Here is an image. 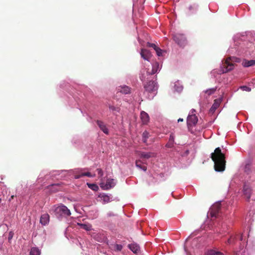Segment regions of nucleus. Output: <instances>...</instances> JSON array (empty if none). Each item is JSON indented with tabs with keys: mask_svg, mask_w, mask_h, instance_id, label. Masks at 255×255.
I'll return each mask as SVG.
<instances>
[{
	"mask_svg": "<svg viewBox=\"0 0 255 255\" xmlns=\"http://www.w3.org/2000/svg\"><path fill=\"white\" fill-rule=\"evenodd\" d=\"M87 184L89 188L94 191H97L99 189L98 185L96 184L87 183Z\"/></svg>",
	"mask_w": 255,
	"mask_h": 255,
	"instance_id": "nucleus-30",
	"label": "nucleus"
},
{
	"mask_svg": "<svg viewBox=\"0 0 255 255\" xmlns=\"http://www.w3.org/2000/svg\"><path fill=\"white\" fill-rule=\"evenodd\" d=\"M216 91V89L215 88H212L208 90H207L205 91V93L207 94L208 96H210L212 94H213Z\"/></svg>",
	"mask_w": 255,
	"mask_h": 255,
	"instance_id": "nucleus-33",
	"label": "nucleus"
},
{
	"mask_svg": "<svg viewBox=\"0 0 255 255\" xmlns=\"http://www.w3.org/2000/svg\"><path fill=\"white\" fill-rule=\"evenodd\" d=\"M238 235H232L230 236V237L228 239V240L226 242V244L227 245H234L236 243L238 240Z\"/></svg>",
	"mask_w": 255,
	"mask_h": 255,
	"instance_id": "nucleus-20",
	"label": "nucleus"
},
{
	"mask_svg": "<svg viewBox=\"0 0 255 255\" xmlns=\"http://www.w3.org/2000/svg\"><path fill=\"white\" fill-rule=\"evenodd\" d=\"M77 225L80 227V228L83 229L87 231H89L92 230V226L90 224H82L78 223Z\"/></svg>",
	"mask_w": 255,
	"mask_h": 255,
	"instance_id": "nucleus-22",
	"label": "nucleus"
},
{
	"mask_svg": "<svg viewBox=\"0 0 255 255\" xmlns=\"http://www.w3.org/2000/svg\"><path fill=\"white\" fill-rule=\"evenodd\" d=\"M155 51H156V53L157 54V55L158 56H160L162 55V50L159 48L158 47H157L155 49Z\"/></svg>",
	"mask_w": 255,
	"mask_h": 255,
	"instance_id": "nucleus-35",
	"label": "nucleus"
},
{
	"mask_svg": "<svg viewBox=\"0 0 255 255\" xmlns=\"http://www.w3.org/2000/svg\"><path fill=\"white\" fill-rule=\"evenodd\" d=\"M49 220V215L47 213L43 214L40 218V223L43 226H46L48 224Z\"/></svg>",
	"mask_w": 255,
	"mask_h": 255,
	"instance_id": "nucleus-14",
	"label": "nucleus"
},
{
	"mask_svg": "<svg viewBox=\"0 0 255 255\" xmlns=\"http://www.w3.org/2000/svg\"><path fill=\"white\" fill-rule=\"evenodd\" d=\"M169 141L174 142V135L173 133H171L169 136Z\"/></svg>",
	"mask_w": 255,
	"mask_h": 255,
	"instance_id": "nucleus-40",
	"label": "nucleus"
},
{
	"mask_svg": "<svg viewBox=\"0 0 255 255\" xmlns=\"http://www.w3.org/2000/svg\"><path fill=\"white\" fill-rule=\"evenodd\" d=\"M116 184V182L114 179H108L106 182H101L100 184L101 187L104 190H109L113 188Z\"/></svg>",
	"mask_w": 255,
	"mask_h": 255,
	"instance_id": "nucleus-10",
	"label": "nucleus"
},
{
	"mask_svg": "<svg viewBox=\"0 0 255 255\" xmlns=\"http://www.w3.org/2000/svg\"><path fill=\"white\" fill-rule=\"evenodd\" d=\"M159 69V64L158 62H155L152 64V70L151 71L148 70L147 74L148 75H153L156 73Z\"/></svg>",
	"mask_w": 255,
	"mask_h": 255,
	"instance_id": "nucleus-18",
	"label": "nucleus"
},
{
	"mask_svg": "<svg viewBox=\"0 0 255 255\" xmlns=\"http://www.w3.org/2000/svg\"><path fill=\"white\" fill-rule=\"evenodd\" d=\"M110 109L112 111H119L120 110V109H119V108L115 107L113 106H110Z\"/></svg>",
	"mask_w": 255,
	"mask_h": 255,
	"instance_id": "nucleus-41",
	"label": "nucleus"
},
{
	"mask_svg": "<svg viewBox=\"0 0 255 255\" xmlns=\"http://www.w3.org/2000/svg\"><path fill=\"white\" fill-rule=\"evenodd\" d=\"M192 112H196L195 110L194 109H192Z\"/></svg>",
	"mask_w": 255,
	"mask_h": 255,
	"instance_id": "nucleus-47",
	"label": "nucleus"
},
{
	"mask_svg": "<svg viewBox=\"0 0 255 255\" xmlns=\"http://www.w3.org/2000/svg\"><path fill=\"white\" fill-rule=\"evenodd\" d=\"M250 214H254L255 213V209H253V210H251L250 211Z\"/></svg>",
	"mask_w": 255,
	"mask_h": 255,
	"instance_id": "nucleus-45",
	"label": "nucleus"
},
{
	"mask_svg": "<svg viewBox=\"0 0 255 255\" xmlns=\"http://www.w3.org/2000/svg\"><path fill=\"white\" fill-rule=\"evenodd\" d=\"M239 239H240V240L241 241H243V240H245V239H244L243 234H241L240 236Z\"/></svg>",
	"mask_w": 255,
	"mask_h": 255,
	"instance_id": "nucleus-44",
	"label": "nucleus"
},
{
	"mask_svg": "<svg viewBox=\"0 0 255 255\" xmlns=\"http://www.w3.org/2000/svg\"><path fill=\"white\" fill-rule=\"evenodd\" d=\"M135 165L137 168L143 170V171L146 170V167L145 166L142 165L139 160H136L135 161Z\"/></svg>",
	"mask_w": 255,
	"mask_h": 255,
	"instance_id": "nucleus-29",
	"label": "nucleus"
},
{
	"mask_svg": "<svg viewBox=\"0 0 255 255\" xmlns=\"http://www.w3.org/2000/svg\"><path fill=\"white\" fill-rule=\"evenodd\" d=\"M173 40L179 46L184 47L187 43V39L185 35L181 33H175L172 35Z\"/></svg>",
	"mask_w": 255,
	"mask_h": 255,
	"instance_id": "nucleus-6",
	"label": "nucleus"
},
{
	"mask_svg": "<svg viewBox=\"0 0 255 255\" xmlns=\"http://www.w3.org/2000/svg\"><path fill=\"white\" fill-rule=\"evenodd\" d=\"M98 175L99 177L101 178L103 176V170L100 168H98L97 169Z\"/></svg>",
	"mask_w": 255,
	"mask_h": 255,
	"instance_id": "nucleus-36",
	"label": "nucleus"
},
{
	"mask_svg": "<svg viewBox=\"0 0 255 255\" xmlns=\"http://www.w3.org/2000/svg\"><path fill=\"white\" fill-rule=\"evenodd\" d=\"M188 9L189 11H191L194 10H196L197 9V8H196V7H195L194 6L190 5L189 6Z\"/></svg>",
	"mask_w": 255,
	"mask_h": 255,
	"instance_id": "nucleus-42",
	"label": "nucleus"
},
{
	"mask_svg": "<svg viewBox=\"0 0 255 255\" xmlns=\"http://www.w3.org/2000/svg\"><path fill=\"white\" fill-rule=\"evenodd\" d=\"M238 62L237 59L235 57H228L222 64L223 73H227L232 70L234 67V62Z\"/></svg>",
	"mask_w": 255,
	"mask_h": 255,
	"instance_id": "nucleus-5",
	"label": "nucleus"
},
{
	"mask_svg": "<svg viewBox=\"0 0 255 255\" xmlns=\"http://www.w3.org/2000/svg\"><path fill=\"white\" fill-rule=\"evenodd\" d=\"M14 235V233L12 231H10L8 233V242H10L11 239H12Z\"/></svg>",
	"mask_w": 255,
	"mask_h": 255,
	"instance_id": "nucleus-37",
	"label": "nucleus"
},
{
	"mask_svg": "<svg viewBox=\"0 0 255 255\" xmlns=\"http://www.w3.org/2000/svg\"><path fill=\"white\" fill-rule=\"evenodd\" d=\"M147 46H148L149 47H152L154 50L157 47V46L155 44L151 43H149V42H147Z\"/></svg>",
	"mask_w": 255,
	"mask_h": 255,
	"instance_id": "nucleus-39",
	"label": "nucleus"
},
{
	"mask_svg": "<svg viewBox=\"0 0 255 255\" xmlns=\"http://www.w3.org/2000/svg\"><path fill=\"white\" fill-rule=\"evenodd\" d=\"M240 88L243 90V91H247V92H250L251 91V88L247 86H241L240 87Z\"/></svg>",
	"mask_w": 255,
	"mask_h": 255,
	"instance_id": "nucleus-34",
	"label": "nucleus"
},
{
	"mask_svg": "<svg viewBox=\"0 0 255 255\" xmlns=\"http://www.w3.org/2000/svg\"><path fill=\"white\" fill-rule=\"evenodd\" d=\"M211 157L214 162L215 170L218 172L223 171L225 168V156L220 148H216L214 152L211 153Z\"/></svg>",
	"mask_w": 255,
	"mask_h": 255,
	"instance_id": "nucleus-2",
	"label": "nucleus"
},
{
	"mask_svg": "<svg viewBox=\"0 0 255 255\" xmlns=\"http://www.w3.org/2000/svg\"><path fill=\"white\" fill-rule=\"evenodd\" d=\"M117 90L118 92H120L123 94H129L131 91V88L126 85L120 86L117 87Z\"/></svg>",
	"mask_w": 255,
	"mask_h": 255,
	"instance_id": "nucleus-13",
	"label": "nucleus"
},
{
	"mask_svg": "<svg viewBox=\"0 0 255 255\" xmlns=\"http://www.w3.org/2000/svg\"><path fill=\"white\" fill-rule=\"evenodd\" d=\"M242 65L245 67L255 66V60H244L242 63Z\"/></svg>",
	"mask_w": 255,
	"mask_h": 255,
	"instance_id": "nucleus-23",
	"label": "nucleus"
},
{
	"mask_svg": "<svg viewBox=\"0 0 255 255\" xmlns=\"http://www.w3.org/2000/svg\"><path fill=\"white\" fill-rule=\"evenodd\" d=\"M174 144V142L168 140V142L166 144V146L168 148H172L173 147Z\"/></svg>",
	"mask_w": 255,
	"mask_h": 255,
	"instance_id": "nucleus-38",
	"label": "nucleus"
},
{
	"mask_svg": "<svg viewBox=\"0 0 255 255\" xmlns=\"http://www.w3.org/2000/svg\"><path fill=\"white\" fill-rule=\"evenodd\" d=\"M221 203H217L213 205L210 209L209 214L212 218H217L220 216Z\"/></svg>",
	"mask_w": 255,
	"mask_h": 255,
	"instance_id": "nucleus-8",
	"label": "nucleus"
},
{
	"mask_svg": "<svg viewBox=\"0 0 255 255\" xmlns=\"http://www.w3.org/2000/svg\"><path fill=\"white\" fill-rule=\"evenodd\" d=\"M99 198L104 204L108 203L113 200L111 195H108L105 193L100 194L99 195Z\"/></svg>",
	"mask_w": 255,
	"mask_h": 255,
	"instance_id": "nucleus-12",
	"label": "nucleus"
},
{
	"mask_svg": "<svg viewBox=\"0 0 255 255\" xmlns=\"http://www.w3.org/2000/svg\"><path fill=\"white\" fill-rule=\"evenodd\" d=\"M123 246L120 244H115L114 246V249L115 251L120 252L123 249Z\"/></svg>",
	"mask_w": 255,
	"mask_h": 255,
	"instance_id": "nucleus-32",
	"label": "nucleus"
},
{
	"mask_svg": "<svg viewBox=\"0 0 255 255\" xmlns=\"http://www.w3.org/2000/svg\"><path fill=\"white\" fill-rule=\"evenodd\" d=\"M128 248L134 254H137L139 252V246L136 243L129 244Z\"/></svg>",
	"mask_w": 255,
	"mask_h": 255,
	"instance_id": "nucleus-19",
	"label": "nucleus"
},
{
	"mask_svg": "<svg viewBox=\"0 0 255 255\" xmlns=\"http://www.w3.org/2000/svg\"><path fill=\"white\" fill-rule=\"evenodd\" d=\"M139 155L141 158L145 159H148L155 156V154L153 152H141Z\"/></svg>",
	"mask_w": 255,
	"mask_h": 255,
	"instance_id": "nucleus-24",
	"label": "nucleus"
},
{
	"mask_svg": "<svg viewBox=\"0 0 255 255\" xmlns=\"http://www.w3.org/2000/svg\"><path fill=\"white\" fill-rule=\"evenodd\" d=\"M198 118L195 114L192 113L189 114L187 118V123L189 127H192L196 125L198 122Z\"/></svg>",
	"mask_w": 255,
	"mask_h": 255,
	"instance_id": "nucleus-11",
	"label": "nucleus"
},
{
	"mask_svg": "<svg viewBox=\"0 0 255 255\" xmlns=\"http://www.w3.org/2000/svg\"><path fill=\"white\" fill-rule=\"evenodd\" d=\"M149 137V133L147 131H144L142 133V141L145 143Z\"/></svg>",
	"mask_w": 255,
	"mask_h": 255,
	"instance_id": "nucleus-31",
	"label": "nucleus"
},
{
	"mask_svg": "<svg viewBox=\"0 0 255 255\" xmlns=\"http://www.w3.org/2000/svg\"><path fill=\"white\" fill-rule=\"evenodd\" d=\"M206 255H223V254L221 252L212 250L209 251Z\"/></svg>",
	"mask_w": 255,
	"mask_h": 255,
	"instance_id": "nucleus-28",
	"label": "nucleus"
},
{
	"mask_svg": "<svg viewBox=\"0 0 255 255\" xmlns=\"http://www.w3.org/2000/svg\"><path fill=\"white\" fill-rule=\"evenodd\" d=\"M55 212L58 218L67 217L71 215L70 210L63 204H61L55 209Z\"/></svg>",
	"mask_w": 255,
	"mask_h": 255,
	"instance_id": "nucleus-4",
	"label": "nucleus"
},
{
	"mask_svg": "<svg viewBox=\"0 0 255 255\" xmlns=\"http://www.w3.org/2000/svg\"><path fill=\"white\" fill-rule=\"evenodd\" d=\"M49 189L53 192H56L62 190L61 185L60 183H55L50 185L48 186Z\"/></svg>",
	"mask_w": 255,
	"mask_h": 255,
	"instance_id": "nucleus-17",
	"label": "nucleus"
},
{
	"mask_svg": "<svg viewBox=\"0 0 255 255\" xmlns=\"http://www.w3.org/2000/svg\"><path fill=\"white\" fill-rule=\"evenodd\" d=\"M157 85L153 81H150L144 85L145 90L149 93H153L157 91Z\"/></svg>",
	"mask_w": 255,
	"mask_h": 255,
	"instance_id": "nucleus-9",
	"label": "nucleus"
},
{
	"mask_svg": "<svg viewBox=\"0 0 255 255\" xmlns=\"http://www.w3.org/2000/svg\"><path fill=\"white\" fill-rule=\"evenodd\" d=\"M97 124L101 130L106 134H109V129L107 128L106 125L101 121L97 120Z\"/></svg>",
	"mask_w": 255,
	"mask_h": 255,
	"instance_id": "nucleus-16",
	"label": "nucleus"
},
{
	"mask_svg": "<svg viewBox=\"0 0 255 255\" xmlns=\"http://www.w3.org/2000/svg\"><path fill=\"white\" fill-rule=\"evenodd\" d=\"M221 103L220 99H216L214 100V103L211 107L210 112H215V110L219 107Z\"/></svg>",
	"mask_w": 255,
	"mask_h": 255,
	"instance_id": "nucleus-26",
	"label": "nucleus"
},
{
	"mask_svg": "<svg viewBox=\"0 0 255 255\" xmlns=\"http://www.w3.org/2000/svg\"><path fill=\"white\" fill-rule=\"evenodd\" d=\"M107 216L108 217H112L115 216V215L112 212H109L107 213Z\"/></svg>",
	"mask_w": 255,
	"mask_h": 255,
	"instance_id": "nucleus-43",
	"label": "nucleus"
},
{
	"mask_svg": "<svg viewBox=\"0 0 255 255\" xmlns=\"http://www.w3.org/2000/svg\"><path fill=\"white\" fill-rule=\"evenodd\" d=\"M98 215V211L97 210H91L88 212V216L92 220L97 218Z\"/></svg>",
	"mask_w": 255,
	"mask_h": 255,
	"instance_id": "nucleus-25",
	"label": "nucleus"
},
{
	"mask_svg": "<svg viewBox=\"0 0 255 255\" xmlns=\"http://www.w3.org/2000/svg\"><path fill=\"white\" fill-rule=\"evenodd\" d=\"M229 226L226 223H222L219 224L218 226L216 228L215 232L216 234L221 235L222 237L225 236L229 233Z\"/></svg>",
	"mask_w": 255,
	"mask_h": 255,
	"instance_id": "nucleus-7",
	"label": "nucleus"
},
{
	"mask_svg": "<svg viewBox=\"0 0 255 255\" xmlns=\"http://www.w3.org/2000/svg\"><path fill=\"white\" fill-rule=\"evenodd\" d=\"M251 164L247 163L244 167V171L246 174L244 181L243 193L248 200L251 197V183L255 181V172L251 169Z\"/></svg>",
	"mask_w": 255,
	"mask_h": 255,
	"instance_id": "nucleus-1",
	"label": "nucleus"
},
{
	"mask_svg": "<svg viewBox=\"0 0 255 255\" xmlns=\"http://www.w3.org/2000/svg\"><path fill=\"white\" fill-rule=\"evenodd\" d=\"M183 121V119L182 118H179L178 120V122H182Z\"/></svg>",
	"mask_w": 255,
	"mask_h": 255,
	"instance_id": "nucleus-46",
	"label": "nucleus"
},
{
	"mask_svg": "<svg viewBox=\"0 0 255 255\" xmlns=\"http://www.w3.org/2000/svg\"><path fill=\"white\" fill-rule=\"evenodd\" d=\"M40 250L37 247L32 248L30 251V255H40Z\"/></svg>",
	"mask_w": 255,
	"mask_h": 255,
	"instance_id": "nucleus-27",
	"label": "nucleus"
},
{
	"mask_svg": "<svg viewBox=\"0 0 255 255\" xmlns=\"http://www.w3.org/2000/svg\"><path fill=\"white\" fill-rule=\"evenodd\" d=\"M85 170L86 169L77 168L70 170H65L64 171L68 172L70 175H73L75 179H79L83 176L89 177L95 176V174H92L91 173Z\"/></svg>",
	"mask_w": 255,
	"mask_h": 255,
	"instance_id": "nucleus-3",
	"label": "nucleus"
},
{
	"mask_svg": "<svg viewBox=\"0 0 255 255\" xmlns=\"http://www.w3.org/2000/svg\"><path fill=\"white\" fill-rule=\"evenodd\" d=\"M141 57L144 60L148 61L151 57L150 51L145 49H142L140 52Z\"/></svg>",
	"mask_w": 255,
	"mask_h": 255,
	"instance_id": "nucleus-15",
	"label": "nucleus"
},
{
	"mask_svg": "<svg viewBox=\"0 0 255 255\" xmlns=\"http://www.w3.org/2000/svg\"><path fill=\"white\" fill-rule=\"evenodd\" d=\"M140 119L143 124H147L149 121V117L147 113H140Z\"/></svg>",
	"mask_w": 255,
	"mask_h": 255,
	"instance_id": "nucleus-21",
	"label": "nucleus"
}]
</instances>
